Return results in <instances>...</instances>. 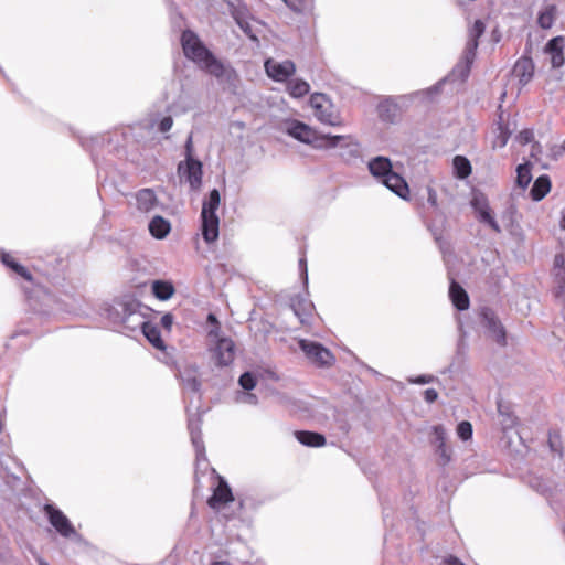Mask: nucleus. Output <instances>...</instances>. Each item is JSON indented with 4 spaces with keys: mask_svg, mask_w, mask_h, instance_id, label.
Returning <instances> with one entry per match:
<instances>
[{
    "mask_svg": "<svg viewBox=\"0 0 565 565\" xmlns=\"http://www.w3.org/2000/svg\"><path fill=\"white\" fill-rule=\"evenodd\" d=\"M449 296L454 303V306L460 310H467L469 308L470 301L468 294L466 290L456 281H451L450 288H449Z\"/></svg>",
    "mask_w": 565,
    "mask_h": 565,
    "instance_id": "412c9836",
    "label": "nucleus"
},
{
    "mask_svg": "<svg viewBox=\"0 0 565 565\" xmlns=\"http://www.w3.org/2000/svg\"><path fill=\"white\" fill-rule=\"evenodd\" d=\"M457 435L463 441L469 440L472 437V425L467 420L459 423L457 426Z\"/></svg>",
    "mask_w": 565,
    "mask_h": 565,
    "instance_id": "72a5a7b5",
    "label": "nucleus"
},
{
    "mask_svg": "<svg viewBox=\"0 0 565 565\" xmlns=\"http://www.w3.org/2000/svg\"><path fill=\"white\" fill-rule=\"evenodd\" d=\"M265 72L269 78L275 82H286L296 72V65L290 60L278 62L274 58H267L264 63Z\"/></svg>",
    "mask_w": 565,
    "mask_h": 565,
    "instance_id": "ddd939ff",
    "label": "nucleus"
},
{
    "mask_svg": "<svg viewBox=\"0 0 565 565\" xmlns=\"http://www.w3.org/2000/svg\"><path fill=\"white\" fill-rule=\"evenodd\" d=\"M292 11L302 12L305 9V0H282Z\"/></svg>",
    "mask_w": 565,
    "mask_h": 565,
    "instance_id": "a19ab883",
    "label": "nucleus"
},
{
    "mask_svg": "<svg viewBox=\"0 0 565 565\" xmlns=\"http://www.w3.org/2000/svg\"><path fill=\"white\" fill-rule=\"evenodd\" d=\"M536 152H540V146L537 143H534L532 146V152L531 154L534 157L536 154Z\"/></svg>",
    "mask_w": 565,
    "mask_h": 565,
    "instance_id": "8fccbe9b",
    "label": "nucleus"
},
{
    "mask_svg": "<svg viewBox=\"0 0 565 565\" xmlns=\"http://www.w3.org/2000/svg\"><path fill=\"white\" fill-rule=\"evenodd\" d=\"M437 452L444 459V462H448L450 460V449L445 445L437 446Z\"/></svg>",
    "mask_w": 565,
    "mask_h": 565,
    "instance_id": "c03bdc74",
    "label": "nucleus"
},
{
    "mask_svg": "<svg viewBox=\"0 0 565 565\" xmlns=\"http://www.w3.org/2000/svg\"><path fill=\"white\" fill-rule=\"evenodd\" d=\"M564 47L565 40L563 36H555L551 39L545 45V53L550 55L551 64L557 68L564 65Z\"/></svg>",
    "mask_w": 565,
    "mask_h": 565,
    "instance_id": "dca6fc26",
    "label": "nucleus"
},
{
    "mask_svg": "<svg viewBox=\"0 0 565 565\" xmlns=\"http://www.w3.org/2000/svg\"><path fill=\"white\" fill-rule=\"evenodd\" d=\"M299 267H300V269L302 271L301 274H302L303 282L307 286V284H308V271H307V263H306L305 258H301L299 260Z\"/></svg>",
    "mask_w": 565,
    "mask_h": 565,
    "instance_id": "de8ad7c7",
    "label": "nucleus"
},
{
    "mask_svg": "<svg viewBox=\"0 0 565 565\" xmlns=\"http://www.w3.org/2000/svg\"><path fill=\"white\" fill-rule=\"evenodd\" d=\"M281 130L294 139L311 146L316 150H322L328 147L326 143L327 134H321L311 126L297 119L284 121Z\"/></svg>",
    "mask_w": 565,
    "mask_h": 565,
    "instance_id": "39448f33",
    "label": "nucleus"
},
{
    "mask_svg": "<svg viewBox=\"0 0 565 565\" xmlns=\"http://www.w3.org/2000/svg\"><path fill=\"white\" fill-rule=\"evenodd\" d=\"M550 178L547 175H541L535 180L531 189V196L534 201H540L550 192Z\"/></svg>",
    "mask_w": 565,
    "mask_h": 565,
    "instance_id": "bb28decb",
    "label": "nucleus"
},
{
    "mask_svg": "<svg viewBox=\"0 0 565 565\" xmlns=\"http://www.w3.org/2000/svg\"><path fill=\"white\" fill-rule=\"evenodd\" d=\"M2 263L10 267L14 273L20 275L26 280H31V275L25 267L17 263L9 254L2 255Z\"/></svg>",
    "mask_w": 565,
    "mask_h": 565,
    "instance_id": "2f4dec72",
    "label": "nucleus"
},
{
    "mask_svg": "<svg viewBox=\"0 0 565 565\" xmlns=\"http://www.w3.org/2000/svg\"><path fill=\"white\" fill-rule=\"evenodd\" d=\"M186 151V160L179 163L178 172L181 178H185L192 190H198L202 184V163L191 156V138L188 140Z\"/></svg>",
    "mask_w": 565,
    "mask_h": 565,
    "instance_id": "1a4fd4ad",
    "label": "nucleus"
},
{
    "mask_svg": "<svg viewBox=\"0 0 565 565\" xmlns=\"http://www.w3.org/2000/svg\"><path fill=\"white\" fill-rule=\"evenodd\" d=\"M291 308L302 324L309 323L315 310L313 303L303 296H295L291 299Z\"/></svg>",
    "mask_w": 565,
    "mask_h": 565,
    "instance_id": "f3484780",
    "label": "nucleus"
},
{
    "mask_svg": "<svg viewBox=\"0 0 565 565\" xmlns=\"http://www.w3.org/2000/svg\"><path fill=\"white\" fill-rule=\"evenodd\" d=\"M484 29L486 25L481 20H476L472 26L469 29V39L465 50L466 65L463 76H467L469 73L470 64L475 58L476 50L478 47V39L483 34Z\"/></svg>",
    "mask_w": 565,
    "mask_h": 565,
    "instance_id": "4468645a",
    "label": "nucleus"
},
{
    "mask_svg": "<svg viewBox=\"0 0 565 565\" xmlns=\"http://www.w3.org/2000/svg\"><path fill=\"white\" fill-rule=\"evenodd\" d=\"M115 309L120 321L126 324L127 328L135 329L139 327L143 335L156 349H164V342L161 339L159 328L145 320V317L140 312L141 305L137 300L124 298L117 302Z\"/></svg>",
    "mask_w": 565,
    "mask_h": 565,
    "instance_id": "f03ea898",
    "label": "nucleus"
},
{
    "mask_svg": "<svg viewBox=\"0 0 565 565\" xmlns=\"http://www.w3.org/2000/svg\"><path fill=\"white\" fill-rule=\"evenodd\" d=\"M211 565H231V563L227 561H218V562H213Z\"/></svg>",
    "mask_w": 565,
    "mask_h": 565,
    "instance_id": "3c124183",
    "label": "nucleus"
},
{
    "mask_svg": "<svg viewBox=\"0 0 565 565\" xmlns=\"http://www.w3.org/2000/svg\"><path fill=\"white\" fill-rule=\"evenodd\" d=\"M38 564H39V565H49V563H47V562H45V561H44L43 558H41V557H39V558H38Z\"/></svg>",
    "mask_w": 565,
    "mask_h": 565,
    "instance_id": "603ef678",
    "label": "nucleus"
},
{
    "mask_svg": "<svg viewBox=\"0 0 565 565\" xmlns=\"http://www.w3.org/2000/svg\"><path fill=\"white\" fill-rule=\"evenodd\" d=\"M181 43L184 55L218 81L233 83L237 79L235 70L217 60L192 31L182 33Z\"/></svg>",
    "mask_w": 565,
    "mask_h": 565,
    "instance_id": "f257e3e1",
    "label": "nucleus"
},
{
    "mask_svg": "<svg viewBox=\"0 0 565 565\" xmlns=\"http://www.w3.org/2000/svg\"><path fill=\"white\" fill-rule=\"evenodd\" d=\"M152 292L159 300H168L174 294V287L169 281L156 280L152 282Z\"/></svg>",
    "mask_w": 565,
    "mask_h": 565,
    "instance_id": "cd10ccee",
    "label": "nucleus"
},
{
    "mask_svg": "<svg viewBox=\"0 0 565 565\" xmlns=\"http://www.w3.org/2000/svg\"><path fill=\"white\" fill-rule=\"evenodd\" d=\"M137 209L142 213L154 211L159 205V200L151 189H142L136 193Z\"/></svg>",
    "mask_w": 565,
    "mask_h": 565,
    "instance_id": "a211bd4d",
    "label": "nucleus"
},
{
    "mask_svg": "<svg viewBox=\"0 0 565 565\" xmlns=\"http://www.w3.org/2000/svg\"><path fill=\"white\" fill-rule=\"evenodd\" d=\"M173 324V316L171 313H166L161 318V326L168 331L171 329Z\"/></svg>",
    "mask_w": 565,
    "mask_h": 565,
    "instance_id": "49530a36",
    "label": "nucleus"
},
{
    "mask_svg": "<svg viewBox=\"0 0 565 565\" xmlns=\"http://www.w3.org/2000/svg\"><path fill=\"white\" fill-rule=\"evenodd\" d=\"M516 173H518V175H516L518 185L522 189H525L532 180V175H531L529 166L520 164L516 169Z\"/></svg>",
    "mask_w": 565,
    "mask_h": 565,
    "instance_id": "473e14b6",
    "label": "nucleus"
},
{
    "mask_svg": "<svg viewBox=\"0 0 565 565\" xmlns=\"http://www.w3.org/2000/svg\"><path fill=\"white\" fill-rule=\"evenodd\" d=\"M44 511L49 518L52 526L63 536L67 539L81 540V535L76 532L75 527L68 518L58 509L51 504L44 507Z\"/></svg>",
    "mask_w": 565,
    "mask_h": 565,
    "instance_id": "9d476101",
    "label": "nucleus"
},
{
    "mask_svg": "<svg viewBox=\"0 0 565 565\" xmlns=\"http://www.w3.org/2000/svg\"><path fill=\"white\" fill-rule=\"evenodd\" d=\"M299 347L316 365L330 366L334 361L333 354L320 343L301 339L299 340Z\"/></svg>",
    "mask_w": 565,
    "mask_h": 565,
    "instance_id": "9b49d317",
    "label": "nucleus"
},
{
    "mask_svg": "<svg viewBox=\"0 0 565 565\" xmlns=\"http://www.w3.org/2000/svg\"><path fill=\"white\" fill-rule=\"evenodd\" d=\"M234 500L231 488L225 480L220 479L218 486L214 490L213 495L209 499V505L213 509L220 504H225Z\"/></svg>",
    "mask_w": 565,
    "mask_h": 565,
    "instance_id": "6ab92c4d",
    "label": "nucleus"
},
{
    "mask_svg": "<svg viewBox=\"0 0 565 565\" xmlns=\"http://www.w3.org/2000/svg\"><path fill=\"white\" fill-rule=\"evenodd\" d=\"M172 125H173V119H172V117L168 116L160 120L158 128L161 132H167L172 128Z\"/></svg>",
    "mask_w": 565,
    "mask_h": 565,
    "instance_id": "37998d69",
    "label": "nucleus"
},
{
    "mask_svg": "<svg viewBox=\"0 0 565 565\" xmlns=\"http://www.w3.org/2000/svg\"><path fill=\"white\" fill-rule=\"evenodd\" d=\"M171 231V224L168 220L162 216H154L149 223V232L150 234L158 238H164Z\"/></svg>",
    "mask_w": 565,
    "mask_h": 565,
    "instance_id": "b1692460",
    "label": "nucleus"
},
{
    "mask_svg": "<svg viewBox=\"0 0 565 565\" xmlns=\"http://www.w3.org/2000/svg\"><path fill=\"white\" fill-rule=\"evenodd\" d=\"M310 90V85L303 79H292L287 84V92L294 98H301Z\"/></svg>",
    "mask_w": 565,
    "mask_h": 565,
    "instance_id": "c85d7f7f",
    "label": "nucleus"
},
{
    "mask_svg": "<svg viewBox=\"0 0 565 565\" xmlns=\"http://www.w3.org/2000/svg\"><path fill=\"white\" fill-rule=\"evenodd\" d=\"M424 397L427 403H433L438 398V393L434 388H427L424 392Z\"/></svg>",
    "mask_w": 565,
    "mask_h": 565,
    "instance_id": "a18cd8bd",
    "label": "nucleus"
},
{
    "mask_svg": "<svg viewBox=\"0 0 565 565\" xmlns=\"http://www.w3.org/2000/svg\"><path fill=\"white\" fill-rule=\"evenodd\" d=\"M207 321L212 324V328L209 330V338L211 343H215L213 351L217 363L220 365L231 364L235 356L233 340L220 337V323L213 313L207 316Z\"/></svg>",
    "mask_w": 565,
    "mask_h": 565,
    "instance_id": "0eeeda50",
    "label": "nucleus"
},
{
    "mask_svg": "<svg viewBox=\"0 0 565 565\" xmlns=\"http://www.w3.org/2000/svg\"><path fill=\"white\" fill-rule=\"evenodd\" d=\"M481 323L487 329L488 335L490 338H492L501 345L505 344V330L492 310H482Z\"/></svg>",
    "mask_w": 565,
    "mask_h": 565,
    "instance_id": "2eb2a0df",
    "label": "nucleus"
},
{
    "mask_svg": "<svg viewBox=\"0 0 565 565\" xmlns=\"http://www.w3.org/2000/svg\"><path fill=\"white\" fill-rule=\"evenodd\" d=\"M445 563L447 565H465L459 558L455 556H449L448 558L445 559Z\"/></svg>",
    "mask_w": 565,
    "mask_h": 565,
    "instance_id": "09e8293b",
    "label": "nucleus"
},
{
    "mask_svg": "<svg viewBox=\"0 0 565 565\" xmlns=\"http://www.w3.org/2000/svg\"><path fill=\"white\" fill-rule=\"evenodd\" d=\"M189 430L192 444L195 448L196 456L200 458L204 455V445L201 438V419L200 417L189 419Z\"/></svg>",
    "mask_w": 565,
    "mask_h": 565,
    "instance_id": "5701e85b",
    "label": "nucleus"
},
{
    "mask_svg": "<svg viewBox=\"0 0 565 565\" xmlns=\"http://www.w3.org/2000/svg\"><path fill=\"white\" fill-rule=\"evenodd\" d=\"M533 73L534 64L529 57L518 60L513 67V75L519 78L521 85L527 84L533 77Z\"/></svg>",
    "mask_w": 565,
    "mask_h": 565,
    "instance_id": "aec40b11",
    "label": "nucleus"
},
{
    "mask_svg": "<svg viewBox=\"0 0 565 565\" xmlns=\"http://www.w3.org/2000/svg\"><path fill=\"white\" fill-rule=\"evenodd\" d=\"M407 381L409 383H412V384L424 385V384H428V383L435 382L436 377L434 375L424 374V375H418L416 377H408Z\"/></svg>",
    "mask_w": 565,
    "mask_h": 565,
    "instance_id": "4c0bfd02",
    "label": "nucleus"
},
{
    "mask_svg": "<svg viewBox=\"0 0 565 565\" xmlns=\"http://www.w3.org/2000/svg\"><path fill=\"white\" fill-rule=\"evenodd\" d=\"M471 206L477 213V218L479 222L487 224L490 226L495 233L501 232V227L498 224L497 220L492 215V211L489 205V201L484 194L480 192L473 193L471 199Z\"/></svg>",
    "mask_w": 565,
    "mask_h": 565,
    "instance_id": "f8f14e48",
    "label": "nucleus"
},
{
    "mask_svg": "<svg viewBox=\"0 0 565 565\" xmlns=\"http://www.w3.org/2000/svg\"><path fill=\"white\" fill-rule=\"evenodd\" d=\"M454 169L458 178L465 179L471 173V166L468 159L461 156L454 158Z\"/></svg>",
    "mask_w": 565,
    "mask_h": 565,
    "instance_id": "7c9ffc66",
    "label": "nucleus"
},
{
    "mask_svg": "<svg viewBox=\"0 0 565 565\" xmlns=\"http://www.w3.org/2000/svg\"><path fill=\"white\" fill-rule=\"evenodd\" d=\"M236 401L242 404L256 405L258 399L253 393H238Z\"/></svg>",
    "mask_w": 565,
    "mask_h": 565,
    "instance_id": "e433bc0d",
    "label": "nucleus"
},
{
    "mask_svg": "<svg viewBox=\"0 0 565 565\" xmlns=\"http://www.w3.org/2000/svg\"><path fill=\"white\" fill-rule=\"evenodd\" d=\"M513 129H510L508 124H503L502 116L499 117V122L497 127V135L492 141L493 148H503L507 146Z\"/></svg>",
    "mask_w": 565,
    "mask_h": 565,
    "instance_id": "a878e982",
    "label": "nucleus"
},
{
    "mask_svg": "<svg viewBox=\"0 0 565 565\" xmlns=\"http://www.w3.org/2000/svg\"><path fill=\"white\" fill-rule=\"evenodd\" d=\"M561 227L565 231V215L562 217Z\"/></svg>",
    "mask_w": 565,
    "mask_h": 565,
    "instance_id": "864d4df0",
    "label": "nucleus"
},
{
    "mask_svg": "<svg viewBox=\"0 0 565 565\" xmlns=\"http://www.w3.org/2000/svg\"><path fill=\"white\" fill-rule=\"evenodd\" d=\"M326 143L328 147L322 150L339 149L340 157L344 161H351L360 157V143L351 135H326Z\"/></svg>",
    "mask_w": 565,
    "mask_h": 565,
    "instance_id": "6e6552de",
    "label": "nucleus"
},
{
    "mask_svg": "<svg viewBox=\"0 0 565 565\" xmlns=\"http://www.w3.org/2000/svg\"><path fill=\"white\" fill-rule=\"evenodd\" d=\"M556 18V7L546 6L537 17V23L542 29H551Z\"/></svg>",
    "mask_w": 565,
    "mask_h": 565,
    "instance_id": "c756f323",
    "label": "nucleus"
},
{
    "mask_svg": "<svg viewBox=\"0 0 565 565\" xmlns=\"http://www.w3.org/2000/svg\"><path fill=\"white\" fill-rule=\"evenodd\" d=\"M427 203L431 209L438 210L437 193L430 186L427 188Z\"/></svg>",
    "mask_w": 565,
    "mask_h": 565,
    "instance_id": "79ce46f5",
    "label": "nucleus"
},
{
    "mask_svg": "<svg viewBox=\"0 0 565 565\" xmlns=\"http://www.w3.org/2000/svg\"><path fill=\"white\" fill-rule=\"evenodd\" d=\"M443 84H444V81H440L437 84H435L434 86H431L425 90L418 92L417 94L423 95L427 98H431L434 95H437L440 92Z\"/></svg>",
    "mask_w": 565,
    "mask_h": 565,
    "instance_id": "58836bf2",
    "label": "nucleus"
},
{
    "mask_svg": "<svg viewBox=\"0 0 565 565\" xmlns=\"http://www.w3.org/2000/svg\"><path fill=\"white\" fill-rule=\"evenodd\" d=\"M297 440L309 447H321L326 444L323 435L313 431H296Z\"/></svg>",
    "mask_w": 565,
    "mask_h": 565,
    "instance_id": "393cba45",
    "label": "nucleus"
},
{
    "mask_svg": "<svg viewBox=\"0 0 565 565\" xmlns=\"http://www.w3.org/2000/svg\"><path fill=\"white\" fill-rule=\"evenodd\" d=\"M221 195L218 190L213 189L203 201L201 220L202 235L206 243H213L218 238L220 218L216 211L220 207Z\"/></svg>",
    "mask_w": 565,
    "mask_h": 565,
    "instance_id": "20e7f679",
    "label": "nucleus"
},
{
    "mask_svg": "<svg viewBox=\"0 0 565 565\" xmlns=\"http://www.w3.org/2000/svg\"><path fill=\"white\" fill-rule=\"evenodd\" d=\"M369 170L375 178L399 198L407 200L409 189L407 182L392 170V163L386 157H376L369 162Z\"/></svg>",
    "mask_w": 565,
    "mask_h": 565,
    "instance_id": "7ed1b4c3",
    "label": "nucleus"
},
{
    "mask_svg": "<svg viewBox=\"0 0 565 565\" xmlns=\"http://www.w3.org/2000/svg\"><path fill=\"white\" fill-rule=\"evenodd\" d=\"M310 106L318 121L331 127L343 126V118L339 108L324 94L315 93L310 96Z\"/></svg>",
    "mask_w": 565,
    "mask_h": 565,
    "instance_id": "423d86ee",
    "label": "nucleus"
},
{
    "mask_svg": "<svg viewBox=\"0 0 565 565\" xmlns=\"http://www.w3.org/2000/svg\"><path fill=\"white\" fill-rule=\"evenodd\" d=\"M238 383L244 390L250 391L256 386V377L254 373L245 372L239 376Z\"/></svg>",
    "mask_w": 565,
    "mask_h": 565,
    "instance_id": "f704fd0d",
    "label": "nucleus"
},
{
    "mask_svg": "<svg viewBox=\"0 0 565 565\" xmlns=\"http://www.w3.org/2000/svg\"><path fill=\"white\" fill-rule=\"evenodd\" d=\"M433 433L435 436L434 443L436 444V446H438V445L443 446L446 444L447 434H446V429L444 428V426H441V425L434 426Z\"/></svg>",
    "mask_w": 565,
    "mask_h": 565,
    "instance_id": "c9c22d12",
    "label": "nucleus"
},
{
    "mask_svg": "<svg viewBox=\"0 0 565 565\" xmlns=\"http://www.w3.org/2000/svg\"><path fill=\"white\" fill-rule=\"evenodd\" d=\"M534 138V134L532 130L530 129H524L522 131H520L516 136V140L521 143V145H526V143H530Z\"/></svg>",
    "mask_w": 565,
    "mask_h": 565,
    "instance_id": "ea45409f",
    "label": "nucleus"
},
{
    "mask_svg": "<svg viewBox=\"0 0 565 565\" xmlns=\"http://www.w3.org/2000/svg\"><path fill=\"white\" fill-rule=\"evenodd\" d=\"M180 379L185 390L198 392L200 388L199 372L194 366H184L180 370Z\"/></svg>",
    "mask_w": 565,
    "mask_h": 565,
    "instance_id": "4be33fe9",
    "label": "nucleus"
}]
</instances>
